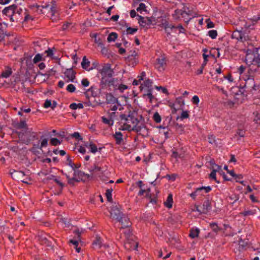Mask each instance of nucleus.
I'll use <instances>...</instances> for the list:
<instances>
[{"label":"nucleus","instance_id":"nucleus-45","mask_svg":"<svg viewBox=\"0 0 260 260\" xmlns=\"http://www.w3.org/2000/svg\"><path fill=\"white\" fill-rule=\"evenodd\" d=\"M208 35L212 39H215L217 36V31L216 30L212 29L208 32Z\"/></svg>","mask_w":260,"mask_h":260},{"label":"nucleus","instance_id":"nucleus-61","mask_svg":"<svg viewBox=\"0 0 260 260\" xmlns=\"http://www.w3.org/2000/svg\"><path fill=\"white\" fill-rule=\"evenodd\" d=\"M102 239L99 236H96L95 239L93 240L92 244H102Z\"/></svg>","mask_w":260,"mask_h":260},{"label":"nucleus","instance_id":"nucleus-3","mask_svg":"<svg viewBox=\"0 0 260 260\" xmlns=\"http://www.w3.org/2000/svg\"><path fill=\"white\" fill-rule=\"evenodd\" d=\"M14 5V21H18L21 20L23 16L24 21H27L31 18V17L27 13V10L25 8H22L18 5Z\"/></svg>","mask_w":260,"mask_h":260},{"label":"nucleus","instance_id":"nucleus-1","mask_svg":"<svg viewBox=\"0 0 260 260\" xmlns=\"http://www.w3.org/2000/svg\"><path fill=\"white\" fill-rule=\"evenodd\" d=\"M118 120L119 130L135 131L138 133L145 127L144 124H140L138 113L135 111H129L127 115L120 114Z\"/></svg>","mask_w":260,"mask_h":260},{"label":"nucleus","instance_id":"nucleus-11","mask_svg":"<svg viewBox=\"0 0 260 260\" xmlns=\"http://www.w3.org/2000/svg\"><path fill=\"white\" fill-rule=\"evenodd\" d=\"M73 176H75L76 178L79 179L80 181H85L86 179L90 180L93 178L92 175L86 174L85 172L77 169L74 171Z\"/></svg>","mask_w":260,"mask_h":260},{"label":"nucleus","instance_id":"nucleus-40","mask_svg":"<svg viewBox=\"0 0 260 260\" xmlns=\"http://www.w3.org/2000/svg\"><path fill=\"white\" fill-rule=\"evenodd\" d=\"M117 37L118 35L116 32H111L108 36L107 41L109 42H114L117 39Z\"/></svg>","mask_w":260,"mask_h":260},{"label":"nucleus","instance_id":"nucleus-14","mask_svg":"<svg viewBox=\"0 0 260 260\" xmlns=\"http://www.w3.org/2000/svg\"><path fill=\"white\" fill-rule=\"evenodd\" d=\"M137 20L140 25L143 27L149 26L152 24V20L150 17H144L141 15H138Z\"/></svg>","mask_w":260,"mask_h":260},{"label":"nucleus","instance_id":"nucleus-9","mask_svg":"<svg viewBox=\"0 0 260 260\" xmlns=\"http://www.w3.org/2000/svg\"><path fill=\"white\" fill-rule=\"evenodd\" d=\"M242 29L243 28H242ZM231 38L233 39H236L238 41L244 42L249 39L248 36L246 35L245 31L241 30H235L232 34Z\"/></svg>","mask_w":260,"mask_h":260},{"label":"nucleus","instance_id":"nucleus-47","mask_svg":"<svg viewBox=\"0 0 260 260\" xmlns=\"http://www.w3.org/2000/svg\"><path fill=\"white\" fill-rule=\"evenodd\" d=\"M153 119L156 123H160L161 120V118L159 114L156 112L154 113L153 116Z\"/></svg>","mask_w":260,"mask_h":260},{"label":"nucleus","instance_id":"nucleus-5","mask_svg":"<svg viewBox=\"0 0 260 260\" xmlns=\"http://www.w3.org/2000/svg\"><path fill=\"white\" fill-rule=\"evenodd\" d=\"M247 78L245 79V85L244 87L246 92L252 93L253 91H256L258 89L259 86L255 84L254 77L251 75L246 76Z\"/></svg>","mask_w":260,"mask_h":260},{"label":"nucleus","instance_id":"nucleus-20","mask_svg":"<svg viewBox=\"0 0 260 260\" xmlns=\"http://www.w3.org/2000/svg\"><path fill=\"white\" fill-rule=\"evenodd\" d=\"M87 169L89 172L91 173L90 175H92L93 177H94V173L96 172H103L102 168L99 166V162H94L93 165H91L89 167H87Z\"/></svg>","mask_w":260,"mask_h":260},{"label":"nucleus","instance_id":"nucleus-50","mask_svg":"<svg viewBox=\"0 0 260 260\" xmlns=\"http://www.w3.org/2000/svg\"><path fill=\"white\" fill-rule=\"evenodd\" d=\"M114 105H112V104L109 107V111H112L113 112H115L118 109V107L119 106H121L120 104L117 102V103H115V104H113Z\"/></svg>","mask_w":260,"mask_h":260},{"label":"nucleus","instance_id":"nucleus-36","mask_svg":"<svg viewBox=\"0 0 260 260\" xmlns=\"http://www.w3.org/2000/svg\"><path fill=\"white\" fill-rule=\"evenodd\" d=\"M68 183L69 184L74 186L75 185V182H80V180L76 178L75 176H73L72 178L70 176H67Z\"/></svg>","mask_w":260,"mask_h":260},{"label":"nucleus","instance_id":"nucleus-48","mask_svg":"<svg viewBox=\"0 0 260 260\" xmlns=\"http://www.w3.org/2000/svg\"><path fill=\"white\" fill-rule=\"evenodd\" d=\"M61 141H59L57 138H51L50 139V143L52 146H56L60 145L61 144Z\"/></svg>","mask_w":260,"mask_h":260},{"label":"nucleus","instance_id":"nucleus-42","mask_svg":"<svg viewBox=\"0 0 260 260\" xmlns=\"http://www.w3.org/2000/svg\"><path fill=\"white\" fill-rule=\"evenodd\" d=\"M127 28L126 30V35H133L138 31L137 28H132L128 27V25H126Z\"/></svg>","mask_w":260,"mask_h":260},{"label":"nucleus","instance_id":"nucleus-55","mask_svg":"<svg viewBox=\"0 0 260 260\" xmlns=\"http://www.w3.org/2000/svg\"><path fill=\"white\" fill-rule=\"evenodd\" d=\"M42 55L40 53H38L35 55V57L34 58L33 61L34 63H36L42 60Z\"/></svg>","mask_w":260,"mask_h":260},{"label":"nucleus","instance_id":"nucleus-16","mask_svg":"<svg viewBox=\"0 0 260 260\" xmlns=\"http://www.w3.org/2000/svg\"><path fill=\"white\" fill-rule=\"evenodd\" d=\"M116 221L121 223L122 229L128 228L131 225V222L129 221V218L128 217L127 215L124 214H123L122 216H120Z\"/></svg>","mask_w":260,"mask_h":260},{"label":"nucleus","instance_id":"nucleus-32","mask_svg":"<svg viewBox=\"0 0 260 260\" xmlns=\"http://www.w3.org/2000/svg\"><path fill=\"white\" fill-rule=\"evenodd\" d=\"M173 203V196L170 193L168 195L167 200L164 202V204L166 207L170 209L172 207Z\"/></svg>","mask_w":260,"mask_h":260},{"label":"nucleus","instance_id":"nucleus-34","mask_svg":"<svg viewBox=\"0 0 260 260\" xmlns=\"http://www.w3.org/2000/svg\"><path fill=\"white\" fill-rule=\"evenodd\" d=\"M85 146L90 148V151L93 153H95L98 151L97 146L95 144L90 142L88 146L87 144H85Z\"/></svg>","mask_w":260,"mask_h":260},{"label":"nucleus","instance_id":"nucleus-8","mask_svg":"<svg viewBox=\"0 0 260 260\" xmlns=\"http://www.w3.org/2000/svg\"><path fill=\"white\" fill-rule=\"evenodd\" d=\"M249 62L250 65L255 66L257 68L255 69L250 68L248 70V73L256 72L260 68V54L258 53V52L253 55V58L251 57V59L249 60Z\"/></svg>","mask_w":260,"mask_h":260},{"label":"nucleus","instance_id":"nucleus-28","mask_svg":"<svg viewBox=\"0 0 260 260\" xmlns=\"http://www.w3.org/2000/svg\"><path fill=\"white\" fill-rule=\"evenodd\" d=\"M113 138L115 140V143L117 145H120L123 142V135L120 132H116L113 135Z\"/></svg>","mask_w":260,"mask_h":260},{"label":"nucleus","instance_id":"nucleus-43","mask_svg":"<svg viewBox=\"0 0 260 260\" xmlns=\"http://www.w3.org/2000/svg\"><path fill=\"white\" fill-rule=\"evenodd\" d=\"M74 25L72 23L66 22L62 25V29L63 30H69V29H71L72 27H74Z\"/></svg>","mask_w":260,"mask_h":260},{"label":"nucleus","instance_id":"nucleus-39","mask_svg":"<svg viewBox=\"0 0 260 260\" xmlns=\"http://www.w3.org/2000/svg\"><path fill=\"white\" fill-rule=\"evenodd\" d=\"M102 121L104 123L110 126L113 125L114 123L113 120L109 117L106 118L104 116H103L102 117Z\"/></svg>","mask_w":260,"mask_h":260},{"label":"nucleus","instance_id":"nucleus-21","mask_svg":"<svg viewBox=\"0 0 260 260\" xmlns=\"http://www.w3.org/2000/svg\"><path fill=\"white\" fill-rule=\"evenodd\" d=\"M27 135L28 137L26 138L24 143L26 145L29 144L31 141L38 139L37 133L31 131V129L30 131L28 129Z\"/></svg>","mask_w":260,"mask_h":260},{"label":"nucleus","instance_id":"nucleus-33","mask_svg":"<svg viewBox=\"0 0 260 260\" xmlns=\"http://www.w3.org/2000/svg\"><path fill=\"white\" fill-rule=\"evenodd\" d=\"M200 230L197 228H192L190 230L189 236L192 238H194L199 236Z\"/></svg>","mask_w":260,"mask_h":260},{"label":"nucleus","instance_id":"nucleus-31","mask_svg":"<svg viewBox=\"0 0 260 260\" xmlns=\"http://www.w3.org/2000/svg\"><path fill=\"white\" fill-rule=\"evenodd\" d=\"M90 61L86 58V57L85 56L83 57L82 61L81 62V66L83 69L89 71L91 69L89 68L90 66Z\"/></svg>","mask_w":260,"mask_h":260},{"label":"nucleus","instance_id":"nucleus-38","mask_svg":"<svg viewBox=\"0 0 260 260\" xmlns=\"http://www.w3.org/2000/svg\"><path fill=\"white\" fill-rule=\"evenodd\" d=\"M113 191V189L112 188L107 189L106 190L105 195L107 198V200L109 202H112V192Z\"/></svg>","mask_w":260,"mask_h":260},{"label":"nucleus","instance_id":"nucleus-10","mask_svg":"<svg viewBox=\"0 0 260 260\" xmlns=\"http://www.w3.org/2000/svg\"><path fill=\"white\" fill-rule=\"evenodd\" d=\"M142 85H143L144 86L147 88V89L146 90V93L144 94V95H146L148 96L149 99L150 100V101L151 102L152 100L154 98V96L152 95V81L151 80L148 79L147 80H145L143 84H142Z\"/></svg>","mask_w":260,"mask_h":260},{"label":"nucleus","instance_id":"nucleus-52","mask_svg":"<svg viewBox=\"0 0 260 260\" xmlns=\"http://www.w3.org/2000/svg\"><path fill=\"white\" fill-rule=\"evenodd\" d=\"M41 241L42 242H43L44 244H46L47 242H48V243H51L52 242L51 241H48V240L46 238V237L45 236V235L44 234H42V235L39 236L38 237V239L39 240H41Z\"/></svg>","mask_w":260,"mask_h":260},{"label":"nucleus","instance_id":"nucleus-30","mask_svg":"<svg viewBox=\"0 0 260 260\" xmlns=\"http://www.w3.org/2000/svg\"><path fill=\"white\" fill-rule=\"evenodd\" d=\"M117 102V99L115 98L111 93H107L106 94V103L107 104H113Z\"/></svg>","mask_w":260,"mask_h":260},{"label":"nucleus","instance_id":"nucleus-27","mask_svg":"<svg viewBox=\"0 0 260 260\" xmlns=\"http://www.w3.org/2000/svg\"><path fill=\"white\" fill-rule=\"evenodd\" d=\"M66 164L72 168V169L74 170H76L77 169H78L81 167V165L80 164H75L74 162L72 161V159L70 157L69 155H67V162Z\"/></svg>","mask_w":260,"mask_h":260},{"label":"nucleus","instance_id":"nucleus-51","mask_svg":"<svg viewBox=\"0 0 260 260\" xmlns=\"http://www.w3.org/2000/svg\"><path fill=\"white\" fill-rule=\"evenodd\" d=\"M189 115L188 114V111H183L181 114V115H180L179 118L182 120L184 119L188 118L189 117ZM178 118H179V117L177 118V119H178Z\"/></svg>","mask_w":260,"mask_h":260},{"label":"nucleus","instance_id":"nucleus-53","mask_svg":"<svg viewBox=\"0 0 260 260\" xmlns=\"http://www.w3.org/2000/svg\"><path fill=\"white\" fill-rule=\"evenodd\" d=\"M60 221L63 223L67 228H70V226H71L70 221L67 218H61Z\"/></svg>","mask_w":260,"mask_h":260},{"label":"nucleus","instance_id":"nucleus-2","mask_svg":"<svg viewBox=\"0 0 260 260\" xmlns=\"http://www.w3.org/2000/svg\"><path fill=\"white\" fill-rule=\"evenodd\" d=\"M99 73L102 76L100 86L102 88H105L113 81V70L111 69L110 64L107 63L99 71Z\"/></svg>","mask_w":260,"mask_h":260},{"label":"nucleus","instance_id":"nucleus-7","mask_svg":"<svg viewBox=\"0 0 260 260\" xmlns=\"http://www.w3.org/2000/svg\"><path fill=\"white\" fill-rule=\"evenodd\" d=\"M196 211L200 214H207L212 209L211 202L209 200L204 201L202 206H196Z\"/></svg>","mask_w":260,"mask_h":260},{"label":"nucleus","instance_id":"nucleus-63","mask_svg":"<svg viewBox=\"0 0 260 260\" xmlns=\"http://www.w3.org/2000/svg\"><path fill=\"white\" fill-rule=\"evenodd\" d=\"M81 84L84 87H87L89 85V81L87 78H84L82 80Z\"/></svg>","mask_w":260,"mask_h":260},{"label":"nucleus","instance_id":"nucleus-18","mask_svg":"<svg viewBox=\"0 0 260 260\" xmlns=\"http://www.w3.org/2000/svg\"><path fill=\"white\" fill-rule=\"evenodd\" d=\"M73 233L74 234V239H70L69 241V244H79V242H82L81 241V235L82 231L79 229H77L74 230Z\"/></svg>","mask_w":260,"mask_h":260},{"label":"nucleus","instance_id":"nucleus-37","mask_svg":"<svg viewBox=\"0 0 260 260\" xmlns=\"http://www.w3.org/2000/svg\"><path fill=\"white\" fill-rule=\"evenodd\" d=\"M209 225L213 231L216 234L221 230V229L218 226L217 223L216 222H211Z\"/></svg>","mask_w":260,"mask_h":260},{"label":"nucleus","instance_id":"nucleus-59","mask_svg":"<svg viewBox=\"0 0 260 260\" xmlns=\"http://www.w3.org/2000/svg\"><path fill=\"white\" fill-rule=\"evenodd\" d=\"M191 102L193 104L198 106L200 102V99L198 96L194 95L192 98Z\"/></svg>","mask_w":260,"mask_h":260},{"label":"nucleus","instance_id":"nucleus-6","mask_svg":"<svg viewBox=\"0 0 260 260\" xmlns=\"http://www.w3.org/2000/svg\"><path fill=\"white\" fill-rule=\"evenodd\" d=\"M212 188L210 186H201L196 188L195 190L189 194V196L193 200L196 199L197 196H204V193H207L210 192Z\"/></svg>","mask_w":260,"mask_h":260},{"label":"nucleus","instance_id":"nucleus-4","mask_svg":"<svg viewBox=\"0 0 260 260\" xmlns=\"http://www.w3.org/2000/svg\"><path fill=\"white\" fill-rule=\"evenodd\" d=\"M191 15V11L189 10V8L184 6L182 9H177L175 10L174 14L173 15V17L175 19H178L180 17L183 18L185 22H188L191 18H187L186 16H189Z\"/></svg>","mask_w":260,"mask_h":260},{"label":"nucleus","instance_id":"nucleus-49","mask_svg":"<svg viewBox=\"0 0 260 260\" xmlns=\"http://www.w3.org/2000/svg\"><path fill=\"white\" fill-rule=\"evenodd\" d=\"M229 198L230 200L233 201L232 203V204H234L235 202H236L239 199V195L236 194H233L229 197Z\"/></svg>","mask_w":260,"mask_h":260},{"label":"nucleus","instance_id":"nucleus-54","mask_svg":"<svg viewBox=\"0 0 260 260\" xmlns=\"http://www.w3.org/2000/svg\"><path fill=\"white\" fill-rule=\"evenodd\" d=\"M54 48H49L47 50L45 51V53L46 54V56L48 57H51L53 55V50Z\"/></svg>","mask_w":260,"mask_h":260},{"label":"nucleus","instance_id":"nucleus-26","mask_svg":"<svg viewBox=\"0 0 260 260\" xmlns=\"http://www.w3.org/2000/svg\"><path fill=\"white\" fill-rule=\"evenodd\" d=\"M41 140H42L41 142V144L39 143L37 144H34V147L35 148H38L41 149L43 147H46L48 145V139L44 138L43 136L41 137Z\"/></svg>","mask_w":260,"mask_h":260},{"label":"nucleus","instance_id":"nucleus-24","mask_svg":"<svg viewBox=\"0 0 260 260\" xmlns=\"http://www.w3.org/2000/svg\"><path fill=\"white\" fill-rule=\"evenodd\" d=\"M14 127L17 130H18V129L25 130V132L26 131H27V130L29 129L25 120H20V122L15 123Z\"/></svg>","mask_w":260,"mask_h":260},{"label":"nucleus","instance_id":"nucleus-17","mask_svg":"<svg viewBox=\"0 0 260 260\" xmlns=\"http://www.w3.org/2000/svg\"><path fill=\"white\" fill-rule=\"evenodd\" d=\"M166 66V61L165 57L157 58L155 64V68L159 72L164 71Z\"/></svg>","mask_w":260,"mask_h":260},{"label":"nucleus","instance_id":"nucleus-29","mask_svg":"<svg viewBox=\"0 0 260 260\" xmlns=\"http://www.w3.org/2000/svg\"><path fill=\"white\" fill-rule=\"evenodd\" d=\"M257 52H258V48H253L252 49H247L245 50L244 52L246 53V57L247 60L251 59V57H250V55H254Z\"/></svg>","mask_w":260,"mask_h":260},{"label":"nucleus","instance_id":"nucleus-15","mask_svg":"<svg viewBox=\"0 0 260 260\" xmlns=\"http://www.w3.org/2000/svg\"><path fill=\"white\" fill-rule=\"evenodd\" d=\"M14 5H12L9 7H7L2 11V13L10 18V20L12 22H14Z\"/></svg>","mask_w":260,"mask_h":260},{"label":"nucleus","instance_id":"nucleus-41","mask_svg":"<svg viewBox=\"0 0 260 260\" xmlns=\"http://www.w3.org/2000/svg\"><path fill=\"white\" fill-rule=\"evenodd\" d=\"M12 71L10 68H8L7 70L4 71L1 75L2 78H8L12 74Z\"/></svg>","mask_w":260,"mask_h":260},{"label":"nucleus","instance_id":"nucleus-22","mask_svg":"<svg viewBox=\"0 0 260 260\" xmlns=\"http://www.w3.org/2000/svg\"><path fill=\"white\" fill-rule=\"evenodd\" d=\"M76 72L73 70V68L67 69L64 72V74L68 78L67 82L71 81L74 82V80L76 78Z\"/></svg>","mask_w":260,"mask_h":260},{"label":"nucleus","instance_id":"nucleus-60","mask_svg":"<svg viewBox=\"0 0 260 260\" xmlns=\"http://www.w3.org/2000/svg\"><path fill=\"white\" fill-rule=\"evenodd\" d=\"M245 131L243 129L238 128L236 132L237 135L241 137H244L245 136Z\"/></svg>","mask_w":260,"mask_h":260},{"label":"nucleus","instance_id":"nucleus-62","mask_svg":"<svg viewBox=\"0 0 260 260\" xmlns=\"http://www.w3.org/2000/svg\"><path fill=\"white\" fill-rule=\"evenodd\" d=\"M206 22H207V28H209L214 27V26H215L214 23L212 21H211L210 20V19L206 20Z\"/></svg>","mask_w":260,"mask_h":260},{"label":"nucleus","instance_id":"nucleus-19","mask_svg":"<svg viewBox=\"0 0 260 260\" xmlns=\"http://www.w3.org/2000/svg\"><path fill=\"white\" fill-rule=\"evenodd\" d=\"M7 24L5 23H0V42L5 40V36H11L10 33L7 32Z\"/></svg>","mask_w":260,"mask_h":260},{"label":"nucleus","instance_id":"nucleus-64","mask_svg":"<svg viewBox=\"0 0 260 260\" xmlns=\"http://www.w3.org/2000/svg\"><path fill=\"white\" fill-rule=\"evenodd\" d=\"M176 102L180 105V107L183 106L184 105V101L181 97L177 98Z\"/></svg>","mask_w":260,"mask_h":260},{"label":"nucleus","instance_id":"nucleus-12","mask_svg":"<svg viewBox=\"0 0 260 260\" xmlns=\"http://www.w3.org/2000/svg\"><path fill=\"white\" fill-rule=\"evenodd\" d=\"M123 214V213L121 211L120 208L119 207V206L113 205L111 207L110 216L111 218L112 219L117 220L120 216H122Z\"/></svg>","mask_w":260,"mask_h":260},{"label":"nucleus","instance_id":"nucleus-44","mask_svg":"<svg viewBox=\"0 0 260 260\" xmlns=\"http://www.w3.org/2000/svg\"><path fill=\"white\" fill-rule=\"evenodd\" d=\"M255 210H245L243 212H241L240 213V214L244 216H247L249 215H253L255 214Z\"/></svg>","mask_w":260,"mask_h":260},{"label":"nucleus","instance_id":"nucleus-58","mask_svg":"<svg viewBox=\"0 0 260 260\" xmlns=\"http://www.w3.org/2000/svg\"><path fill=\"white\" fill-rule=\"evenodd\" d=\"M216 170H212L210 174V178L214 180L217 183H219V181L216 180Z\"/></svg>","mask_w":260,"mask_h":260},{"label":"nucleus","instance_id":"nucleus-23","mask_svg":"<svg viewBox=\"0 0 260 260\" xmlns=\"http://www.w3.org/2000/svg\"><path fill=\"white\" fill-rule=\"evenodd\" d=\"M160 26L163 27L166 32L168 36L171 35V32L169 30V29L172 30L173 28H175V26L172 24H170L168 21L165 20L164 22L161 23Z\"/></svg>","mask_w":260,"mask_h":260},{"label":"nucleus","instance_id":"nucleus-25","mask_svg":"<svg viewBox=\"0 0 260 260\" xmlns=\"http://www.w3.org/2000/svg\"><path fill=\"white\" fill-rule=\"evenodd\" d=\"M10 174L14 179H16L19 177H23L25 176V174L23 171H16L14 169L10 170Z\"/></svg>","mask_w":260,"mask_h":260},{"label":"nucleus","instance_id":"nucleus-57","mask_svg":"<svg viewBox=\"0 0 260 260\" xmlns=\"http://www.w3.org/2000/svg\"><path fill=\"white\" fill-rule=\"evenodd\" d=\"M72 137L73 138H75L76 139L80 141L83 139L82 137L81 136L79 133L78 132H74L72 135Z\"/></svg>","mask_w":260,"mask_h":260},{"label":"nucleus","instance_id":"nucleus-13","mask_svg":"<svg viewBox=\"0 0 260 260\" xmlns=\"http://www.w3.org/2000/svg\"><path fill=\"white\" fill-rule=\"evenodd\" d=\"M102 88L100 86L99 88L96 86H91L87 91L85 92L86 96L89 98V96L96 97L101 93V90Z\"/></svg>","mask_w":260,"mask_h":260},{"label":"nucleus","instance_id":"nucleus-56","mask_svg":"<svg viewBox=\"0 0 260 260\" xmlns=\"http://www.w3.org/2000/svg\"><path fill=\"white\" fill-rule=\"evenodd\" d=\"M66 89L69 92H74L76 90V87L73 84H70L67 86Z\"/></svg>","mask_w":260,"mask_h":260},{"label":"nucleus","instance_id":"nucleus-35","mask_svg":"<svg viewBox=\"0 0 260 260\" xmlns=\"http://www.w3.org/2000/svg\"><path fill=\"white\" fill-rule=\"evenodd\" d=\"M21 130V131L17 132V134L18 136V137L21 139V140L23 141L24 143H25L26 138H25L24 136L25 134L27 135L28 131L25 132V130Z\"/></svg>","mask_w":260,"mask_h":260},{"label":"nucleus","instance_id":"nucleus-46","mask_svg":"<svg viewBox=\"0 0 260 260\" xmlns=\"http://www.w3.org/2000/svg\"><path fill=\"white\" fill-rule=\"evenodd\" d=\"M247 245H238V247L234 249L235 252H240L243 251L245 250H246L247 248L246 247Z\"/></svg>","mask_w":260,"mask_h":260}]
</instances>
